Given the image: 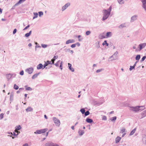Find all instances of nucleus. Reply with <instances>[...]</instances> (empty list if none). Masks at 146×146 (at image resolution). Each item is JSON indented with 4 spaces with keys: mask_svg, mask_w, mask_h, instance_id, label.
Listing matches in <instances>:
<instances>
[{
    "mask_svg": "<svg viewBox=\"0 0 146 146\" xmlns=\"http://www.w3.org/2000/svg\"><path fill=\"white\" fill-rule=\"evenodd\" d=\"M111 10V7L110 6L109 9H108V11L106 9H104L103 10V20H104L106 19L108 17L110 13V12Z\"/></svg>",
    "mask_w": 146,
    "mask_h": 146,
    "instance_id": "1",
    "label": "nucleus"
},
{
    "mask_svg": "<svg viewBox=\"0 0 146 146\" xmlns=\"http://www.w3.org/2000/svg\"><path fill=\"white\" fill-rule=\"evenodd\" d=\"M48 130L47 128L38 130L35 132V133L36 134H41L45 133Z\"/></svg>",
    "mask_w": 146,
    "mask_h": 146,
    "instance_id": "2",
    "label": "nucleus"
},
{
    "mask_svg": "<svg viewBox=\"0 0 146 146\" xmlns=\"http://www.w3.org/2000/svg\"><path fill=\"white\" fill-rule=\"evenodd\" d=\"M17 128L15 131V132H13V134L15 135H17L18 134V133L19 132L18 130H20L21 128V127L20 125L17 126Z\"/></svg>",
    "mask_w": 146,
    "mask_h": 146,
    "instance_id": "3",
    "label": "nucleus"
},
{
    "mask_svg": "<svg viewBox=\"0 0 146 146\" xmlns=\"http://www.w3.org/2000/svg\"><path fill=\"white\" fill-rule=\"evenodd\" d=\"M53 119L54 123L57 126H59L60 124V121L56 117H54Z\"/></svg>",
    "mask_w": 146,
    "mask_h": 146,
    "instance_id": "4",
    "label": "nucleus"
},
{
    "mask_svg": "<svg viewBox=\"0 0 146 146\" xmlns=\"http://www.w3.org/2000/svg\"><path fill=\"white\" fill-rule=\"evenodd\" d=\"M146 46V43H143L140 44L139 46V51H140Z\"/></svg>",
    "mask_w": 146,
    "mask_h": 146,
    "instance_id": "5",
    "label": "nucleus"
},
{
    "mask_svg": "<svg viewBox=\"0 0 146 146\" xmlns=\"http://www.w3.org/2000/svg\"><path fill=\"white\" fill-rule=\"evenodd\" d=\"M132 110L135 111H137L140 110L139 106H137L132 108Z\"/></svg>",
    "mask_w": 146,
    "mask_h": 146,
    "instance_id": "6",
    "label": "nucleus"
},
{
    "mask_svg": "<svg viewBox=\"0 0 146 146\" xmlns=\"http://www.w3.org/2000/svg\"><path fill=\"white\" fill-rule=\"evenodd\" d=\"M143 3V7L146 11V0H141Z\"/></svg>",
    "mask_w": 146,
    "mask_h": 146,
    "instance_id": "7",
    "label": "nucleus"
},
{
    "mask_svg": "<svg viewBox=\"0 0 146 146\" xmlns=\"http://www.w3.org/2000/svg\"><path fill=\"white\" fill-rule=\"evenodd\" d=\"M70 5V3H68L66 4L64 6L62 7V11H64L66 8L69 6Z\"/></svg>",
    "mask_w": 146,
    "mask_h": 146,
    "instance_id": "8",
    "label": "nucleus"
},
{
    "mask_svg": "<svg viewBox=\"0 0 146 146\" xmlns=\"http://www.w3.org/2000/svg\"><path fill=\"white\" fill-rule=\"evenodd\" d=\"M111 32H108L107 33L106 36H104V37H102V38H107L108 37H110L111 36Z\"/></svg>",
    "mask_w": 146,
    "mask_h": 146,
    "instance_id": "9",
    "label": "nucleus"
},
{
    "mask_svg": "<svg viewBox=\"0 0 146 146\" xmlns=\"http://www.w3.org/2000/svg\"><path fill=\"white\" fill-rule=\"evenodd\" d=\"M33 69L32 68H29L27 70V72L29 74H31L33 72Z\"/></svg>",
    "mask_w": 146,
    "mask_h": 146,
    "instance_id": "10",
    "label": "nucleus"
},
{
    "mask_svg": "<svg viewBox=\"0 0 146 146\" xmlns=\"http://www.w3.org/2000/svg\"><path fill=\"white\" fill-rule=\"evenodd\" d=\"M74 42V40H68L66 42V44H68L70 43H73Z\"/></svg>",
    "mask_w": 146,
    "mask_h": 146,
    "instance_id": "11",
    "label": "nucleus"
},
{
    "mask_svg": "<svg viewBox=\"0 0 146 146\" xmlns=\"http://www.w3.org/2000/svg\"><path fill=\"white\" fill-rule=\"evenodd\" d=\"M58 57L57 56H54L53 58L51 60L52 64H54V60L58 58Z\"/></svg>",
    "mask_w": 146,
    "mask_h": 146,
    "instance_id": "12",
    "label": "nucleus"
},
{
    "mask_svg": "<svg viewBox=\"0 0 146 146\" xmlns=\"http://www.w3.org/2000/svg\"><path fill=\"white\" fill-rule=\"evenodd\" d=\"M121 139V137H117L115 139V141L116 143L119 142Z\"/></svg>",
    "mask_w": 146,
    "mask_h": 146,
    "instance_id": "13",
    "label": "nucleus"
},
{
    "mask_svg": "<svg viewBox=\"0 0 146 146\" xmlns=\"http://www.w3.org/2000/svg\"><path fill=\"white\" fill-rule=\"evenodd\" d=\"M42 66L43 65L42 64H40L37 66V68L38 69H40L42 68Z\"/></svg>",
    "mask_w": 146,
    "mask_h": 146,
    "instance_id": "14",
    "label": "nucleus"
},
{
    "mask_svg": "<svg viewBox=\"0 0 146 146\" xmlns=\"http://www.w3.org/2000/svg\"><path fill=\"white\" fill-rule=\"evenodd\" d=\"M86 121L88 123H91L93 122V120L87 118L86 119Z\"/></svg>",
    "mask_w": 146,
    "mask_h": 146,
    "instance_id": "15",
    "label": "nucleus"
},
{
    "mask_svg": "<svg viewBox=\"0 0 146 146\" xmlns=\"http://www.w3.org/2000/svg\"><path fill=\"white\" fill-rule=\"evenodd\" d=\"M33 110V109L31 107H29L26 109V111L27 112L32 111Z\"/></svg>",
    "mask_w": 146,
    "mask_h": 146,
    "instance_id": "16",
    "label": "nucleus"
},
{
    "mask_svg": "<svg viewBox=\"0 0 146 146\" xmlns=\"http://www.w3.org/2000/svg\"><path fill=\"white\" fill-rule=\"evenodd\" d=\"M136 131V128H135V129L133 130L130 133L129 135H133L135 132Z\"/></svg>",
    "mask_w": 146,
    "mask_h": 146,
    "instance_id": "17",
    "label": "nucleus"
},
{
    "mask_svg": "<svg viewBox=\"0 0 146 146\" xmlns=\"http://www.w3.org/2000/svg\"><path fill=\"white\" fill-rule=\"evenodd\" d=\"M54 145L53 143H48L46 144L45 146H53Z\"/></svg>",
    "mask_w": 146,
    "mask_h": 146,
    "instance_id": "18",
    "label": "nucleus"
},
{
    "mask_svg": "<svg viewBox=\"0 0 146 146\" xmlns=\"http://www.w3.org/2000/svg\"><path fill=\"white\" fill-rule=\"evenodd\" d=\"M144 143H146V135H145L142 139Z\"/></svg>",
    "mask_w": 146,
    "mask_h": 146,
    "instance_id": "19",
    "label": "nucleus"
},
{
    "mask_svg": "<svg viewBox=\"0 0 146 146\" xmlns=\"http://www.w3.org/2000/svg\"><path fill=\"white\" fill-rule=\"evenodd\" d=\"M34 17H33V19H34L35 18H37L38 17V14L37 13H34Z\"/></svg>",
    "mask_w": 146,
    "mask_h": 146,
    "instance_id": "20",
    "label": "nucleus"
},
{
    "mask_svg": "<svg viewBox=\"0 0 146 146\" xmlns=\"http://www.w3.org/2000/svg\"><path fill=\"white\" fill-rule=\"evenodd\" d=\"M31 31H30L29 33H27L25 34V36L26 37H28L30 35H31Z\"/></svg>",
    "mask_w": 146,
    "mask_h": 146,
    "instance_id": "21",
    "label": "nucleus"
},
{
    "mask_svg": "<svg viewBox=\"0 0 146 146\" xmlns=\"http://www.w3.org/2000/svg\"><path fill=\"white\" fill-rule=\"evenodd\" d=\"M140 58V56L139 55H137L135 59L136 60H139Z\"/></svg>",
    "mask_w": 146,
    "mask_h": 146,
    "instance_id": "22",
    "label": "nucleus"
},
{
    "mask_svg": "<svg viewBox=\"0 0 146 146\" xmlns=\"http://www.w3.org/2000/svg\"><path fill=\"white\" fill-rule=\"evenodd\" d=\"M105 44H106V46H108V44L107 43V41L106 40L104 41V42L102 43V45H104Z\"/></svg>",
    "mask_w": 146,
    "mask_h": 146,
    "instance_id": "23",
    "label": "nucleus"
},
{
    "mask_svg": "<svg viewBox=\"0 0 146 146\" xmlns=\"http://www.w3.org/2000/svg\"><path fill=\"white\" fill-rule=\"evenodd\" d=\"M38 74H35L32 77V78L33 79H35L38 76Z\"/></svg>",
    "mask_w": 146,
    "mask_h": 146,
    "instance_id": "24",
    "label": "nucleus"
},
{
    "mask_svg": "<svg viewBox=\"0 0 146 146\" xmlns=\"http://www.w3.org/2000/svg\"><path fill=\"white\" fill-rule=\"evenodd\" d=\"M14 88L16 90L18 89L19 88L18 86L15 84H14Z\"/></svg>",
    "mask_w": 146,
    "mask_h": 146,
    "instance_id": "25",
    "label": "nucleus"
},
{
    "mask_svg": "<svg viewBox=\"0 0 146 146\" xmlns=\"http://www.w3.org/2000/svg\"><path fill=\"white\" fill-rule=\"evenodd\" d=\"M52 61H47L46 62H45V64L48 65L49 64H52V62H51Z\"/></svg>",
    "mask_w": 146,
    "mask_h": 146,
    "instance_id": "26",
    "label": "nucleus"
},
{
    "mask_svg": "<svg viewBox=\"0 0 146 146\" xmlns=\"http://www.w3.org/2000/svg\"><path fill=\"white\" fill-rule=\"evenodd\" d=\"M80 111L82 114H84L85 113V110L84 109H82L80 110Z\"/></svg>",
    "mask_w": 146,
    "mask_h": 146,
    "instance_id": "27",
    "label": "nucleus"
},
{
    "mask_svg": "<svg viewBox=\"0 0 146 146\" xmlns=\"http://www.w3.org/2000/svg\"><path fill=\"white\" fill-rule=\"evenodd\" d=\"M26 90H32V88L30 87H27L26 88Z\"/></svg>",
    "mask_w": 146,
    "mask_h": 146,
    "instance_id": "28",
    "label": "nucleus"
},
{
    "mask_svg": "<svg viewBox=\"0 0 146 146\" xmlns=\"http://www.w3.org/2000/svg\"><path fill=\"white\" fill-rule=\"evenodd\" d=\"M90 114V112L89 111H87L85 113V116H87L89 115Z\"/></svg>",
    "mask_w": 146,
    "mask_h": 146,
    "instance_id": "29",
    "label": "nucleus"
},
{
    "mask_svg": "<svg viewBox=\"0 0 146 146\" xmlns=\"http://www.w3.org/2000/svg\"><path fill=\"white\" fill-rule=\"evenodd\" d=\"M125 128H122L121 129L120 131V133H123L125 131Z\"/></svg>",
    "mask_w": 146,
    "mask_h": 146,
    "instance_id": "30",
    "label": "nucleus"
},
{
    "mask_svg": "<svg viewBox=\"0 0 146 146\" xmlns=\"http://www.w3.org/2000/svg\"><path fill=\"white\" fill-rule=\"evenodd\" d=\"M136 16H133L131 18V20L132 21H133L134 20L136 19Z\"/></svg>",
    "mask_w": 146,
    "mask_h": 146,
    "instance_id": "31",
    "label": "nucleus"
},
{
    "mask_svg": "<svg viewBox=\"0 0 146 146\" xmlns=\"http://www.w3.org/2000/svg\"><path fill=\"white\" fill-rule=\"evenodd\" d=\"M90 33V31H87L86 32V35H89Z\"/></svg>",
    "mask_w": 146,
    "mask_h": 146,
    "instance_id": "32",
    "label": "nucleus"
},
{
    "mask_svg": "<svg viewBox=\"0 0 146 146\" xmlns=\"http://www.w3.org/2000/svg\"><path fill=\"white\" fill-rule=\"evenodd\" d=\"M139 109H140V110H142L145 109L144 107L143 106H139Z\"/></svg>",
    "mask_w": 146,
    "mask_h": 146,
    "instance_id": "33",
    "label": "nucleus"
},
{
    "mask_svg": "<svg viewBox=\"0 0 146 146\" xmlns=\"http://www.w3.org/2000/svg\"><path fill=\"white\" fill-rule=\"evenodd\" d=\"M41 46L43 48H46L47 46V45H46V44H42L41 45Z\"/></svg>",
    "mask_w": 146,
    "mask_h": 146,
    "instance_id": "34",
    "label": "nucleus"
},
{
    "mask_svg": "<svg viewBox=\"0 0 146 146\" xmlns=\"http://www.w3.org/2000/svg\"><path fill=\"white\" fill-rule=\"evenodd\" d=\"M118 2L120 4L123 3V0H118Z\"/></svg>",
    "mask_w": 146,
    "mask_h": 146,
    "instance_id": "35",
    "label": "nucleus"
},
{
    "mask_svg": "<svg viewBox=\"0 0 146 146\" xmlns=\"http://www.w3.org/2000/svg\"><path fill=\"white\" fill-rule=\"evenodd\" d=\"M146 58V56H143L141 59V61H143L145 60V59Z\"/></svg>",
    "mask_w": 146,
    "mask_h": 146,
    "instance_id": "36",
    "label": "nucleus"
},
{
    "mask_svg": "<svg viewBox=\"0 0 146 146\" xmlns=\"http://www.w3.org/2000/svg\"><path fill=\"white\" fill-rule=\"evenodd\" d=\"M38 13L39 15L40 16L41 15H43V13L42 12H39Z\"/></svg>",
    "mask_w": 146,
    "mask_h": 146,
    "instance_id": "37",
    "label": "nucleus"
},
{
    "mask_svg": "<svg viewBox=\"0 0 146 146\" xmlns=\"http://www.w3.org/2000/svg\"><path fill=\"white\" fill-rule=\"evenodd\" d=\"M134 68V66H130V68H129V70H132V69Z\"/></svg>",
    "mask_w": 146,
    "mask_h": 146,
    "instance_id": "38",
    "label": "nucleus"
},
{
    "mask_svg": "<svg viewBox=\"0 0 146 146\" xmlns=\"http://www.w3.org/2000/svg\"><path fill=\"white\" fill-rule=\"evenodd\" d=\"M107 119L106 117L105 116H104L102 117V119L104 120H106Z\"/></svg>",
    "mask_w": 146,
    "mask_h": 146,
    "instance_id": "39",
    "label": "nucleus"
},
{
    "mask_svg": "<svg viewBox=\"0 0 146 146\" xmlns=\"http://www.w3.org/2000/svg\"><path fill=\"white\" fill-rule=\"evenodd\" d=\"M79 134L80 135H83V133H84V132H83L82 131H79Z\"/></svg>",
    "mask_w": 146,
    "mask_h": 146,
    "instance_id": "40",
    "label": "nucleus"
},
{
    "mask_svg": "<svg viewBox=\"0 0 146 146\" xmlns=\"http://www.w3.org/2000/svg\"><path fill=\"white\" fill-rule=\"evenodd\" d=\"M112 119H111V120L112 121H113V120H115L116 119V117H113L112 118Z\"/></svg>",
    "mask_w": 146,
    "mask_h": 146,
    "instance_id": "41",
    "label": "nucleus"
},
{
    "mask_svg": "<svg viewBox=\"0 0 146 146\" xmlns=\"http://www.w3.org/2000/svg\"><path fill=\"white\" fill-rule=\"evenodd\" d=\"M17 29H14V30L13 31V34H15L16 33V32H17Z\"/></svg>",
    "mask_w": 146,
    "mask_h": 146,
    "instance_id": "42",
    "label": "nucleus"
},
{
    "mask_svg": "<svg viewBox=\"0 0 146 146\" xmlns=\"http://www.w3.org/2000/svg\"><path fill=\"white\" fill-rule=\"evenodd\" d=\"M0 117L1 119H2L3 117V113H1L0 114Z\"/></svg>",
    "mask_w": 146,
    "mask_h": 146,
    "instance_id": "43",
    "label": "nucleus"
},
{
    "mask_svg": "<svg viewBox=\"0 0 146 146\" xmlns=\"http://www.w3.org/2000/svg\"><path fill=\"white\" fill-rule=\"evenodd\" d=\"M20 74L21 75H23L24 74V72H23V71H21L20 73Z\"/></svg>",
    "mask_w": 146,
    "mask_h": 146,
    "instance_id": "44",
    "label": "nucleus"
},
{
    "mask_svg": "<svg viewBox=\"0 0 146 146\" xmlns=\"http://www.w3.org/2000/svg\"><path fill=\"white\" fill-rule=\"evenodd\" d=\"M102 69H99V70H97L96 71V72L97 73H98V72H101V71H102Z\"/></svg>",
    "mask_w": 146,
    "mask_h": 146,
    "instance_id": "45",
    "label": "nucleus"
},
{
    "mask_svg": "<svg viewBox=\"0 0 146 146\" xmlns=\"http://www.w3.org/2000/svg\"><path fill=\"white\" fill-rule=\"evenodd\" d=\"M71 47L72 48H74L76 46V44H73L71 45Z\"/></svg>",
    "mask_w": 146,
    "mask_h": 146,
    "instance_id": "46",
    "label": "nucleus"
},
{
    "mask_svg": "<svg viewBox=\"0 0 146 146\" xmlns=\"http://www.w3.org/2000/svg\"><path fill=\"white\" fill-rule=\"evenodd\" d=\"M29 25H28L27 26H26L23 29L24 30H25L27 29L29 27Z\"/></svg>",
    "mask_w": 146,
    "mask_h": 146,
    "instance_id": "47",
    "label": "nucleus"
},
{
    "mask_svg": "<svg viewBox=\"0 0 146 146\" xmlns=\"http://www.w3.org/2000/svg\"><path fill=\"white\" fill-rule=\"evenodd\" d=\"M69 69L72 71V72H74V69L72 68H71H71H69Z\"/></svg>",
    "mask_w": 146,
    "mask_h": 146,
    "instance_id": "48",
    "label": "nucleus"
},
{
    "mask_svg": "<svg viewBox=\"0 0 146 146\" xmlns=\"http://www.w3.org/2000/svg\"><path fill=\"white\" fill-rule=\"evenodd\" d=\"M68 66L69 67V68H71V66H72L71 64L69 63H68Z\"/></svg>",
    "mask_w": 146,
    "mask_h": 146,
    "instance_id": "49",
    "label": "nucleus"
},
{
    "mask_svg": "<svg viewBox=\"0 0 146 146\" xmlns=\"http://www.w3.org/2000/svg\"><path fill=\"white\" fill-rule=\"evenodd\" d=\"M62 62H61V63L60 64V68L61 70L62 69Z\"/></svg>",
    "mask_w": 146,
    "mask_h": 146,
    "instance_id": "50",
    "label": "nucleus"
},
{
    "mask_svg": "<svg viewBox=\"0 0 146 146\" xmlns=\"http://www.w3.org/2000/svg\"><path fill=\"white\" fill-rule=\"evenodd\" d=\"M81 37V36L80 35H78V38H79V41H81V40L80 38V37Z\"/></svg>",
    "mask_w": 146,
    "mask_h": 146,
    "instance_id": "51",
    "label": "nucleus"
},
{
    "mask_svg": "<svg viewBox=\"0 0 146 146\" xmlns=\"http://www.w3.org/2000/svg\"><path fill=\"white\" fill-rule=\"evenodd\" d=\"M23 146H28V145L27 143L25 144Z\"/></svg>",
    "mask_w": 146,
    "mask_h": 146,
    "instance_id": "52",
    "label": "nucleus"
},
{
    "mask_svg": "<svg viewBox=\"0 0 146 146\" xmlns=\"http://www.w3.org/2000/svg\"><path fill=\"white\" fill-rule=\"evenodd\" d=\"M47 66L45 63L44 65V68H45L46 66Z\"/></svg>",
    "mask_w": 146,
    "mask_h": 146,
    "instance_id": "53",
    "label": "nucleus"
},
{
    "mask_svg": "<svg viewBox=\"0 0 146 146\" xmlns=\"http://www.w3.org/2000/svg\"><path fill=\"white\" fill-rule=\"evenodd\" d=\"M28 46H30H30H32V44H31V43H29V45H28Z\"/></svg>",
    "mask_w": 146,
    "mask_h": 146,
    "instance_id": "54",
    "label": "nucleus"
},
{
    "mask_svg": "<svg viewBox=\"0 0 146 146\" xmlns=\"http://www.w3.org/2000/svg\"><path fill=\"white\" fill-rule=\"evenodd\" d=\"M71 128L73 130H74V126H72L71 127Z\"/></svg>",
    "mask_w": 146,
    "mask_h": 146,
    "instance_id": "55",
    "label": "nucleus"
},
{
    "mask_svg": "<svg viewBox=\"0 0 146 146\" xmlns=\"http://www.w3.org/2000/svg\"><path fill=\"white\" fill-rule=\"evenodd\" d=\"M44 117L46 119H47V116L46 115H44Z\"/></svg>",
    "mask_w": 146,
    "mask_h": 146,
    "instance_id": "56",
    "label": "nucleus"
},
{
    "mask_svg": "<svg viewBox=\"0 0 146 146\" xmlns=\"http://www.w3.org/2000/svg\"><path fill=\"white\" fill-rule=\"evenodd\" d=\"M0 12L1 13L2 12V10L1 8H0Z\"/></svg>",
    "mask_w": 146,
    "mask_h": 146,
    "instance_id": "57",
    "label": "nucleus"
},
{
    "mask_svg": "<svg viewBox=\"0 0 146 146\" xmlns=\"http://www.w3.org/2000/svg\"><path fill=\"white\" fill-rule=\"evenodd\" d=\"M27 94H25V98H26L27 97Z\"/></svg>",
    "mask_w": 146,
    "mask_h": 146,
    "instance_id": "58",
    "label": "nucleus"
},
{
    "mask_svg": "<svg viewBox=\"0 0 146 146\" xmlns=\"http://www.w3.org/2000/svg\"><path fill=\"white\" fill-rule=\"evenodd\" d=\"M133 48L134 49H136V47L135 46H133Z\"/></svg>",
    "mask_w": 146,
    "mask_h": 146,
    "instance_id": "59",
    "label": "nucleus"
},
{
    "mask_svg": "<svg viewBox=\"0 0 146 146\" xmlns=\"http://www.w3.org/2000/svg\"><path fill=\"white\" fill-rule=\"evenodd\" d=\"M2 21H5V19H2Z\"/></svg>",
    "mask_w": 146,
    "mask_h": 146,
    "instance_id": "60",
    "label": "nucleus"
},
{
    "mask_svg": "<svg viewBox=\"0 0 146 146\" xmlns=\"http://www.w3.org/2000/svg\"><path fill=\"white\" fill-rule=\"evenodd\" d=\"M55 65L56 66H58V65L57 64H56Z\"/></svg>",
    "mask_w": 146,
    "mask_h": 146,
    "instance_id": "61",
    "label": "nucleus"
},
{
    "mask_svg": "<svg viewBox=\"0 0 146 146\" xmlns=\"http://www.w3.org/2000/svg\"><path fill=\"white\" fill-rule=\"evenodd\" d=\"M96 66V65L95 64H94L93 65V66L94 67L95 66Z\"/></svg>",
    "mask_w": 146,
    "mask_h": 146,
    "instance_id": "62",
    "label": "nucleus"
},
{
    "mask_svg": "<svg viewBox=\"0 0 146 146\" xmlns=\"http://www.w3.org/2000/svg\"><path fill=\"white\" fill-rule=\"evenodd\" d=\"M80 95H79L78 96V98H79L80 97Z\"/></svg>",
    "mask_w": 146,
    "mask_h": 146,
    "instance_id": "63",
    "label": "nucleus"
},
{
    "mask_svg": "<svg viewBox=\"0 0 146 146\" xmlns=\"http://www.w3.org/2000/svg\"><path fill=\"white\" fill-rule=\"evenodd\" d=\"M19 91H17V93H19Z\"/></svg>",
    "mask_w": 146,
    "mask_h": 146,
    "instance_id": "64",
    "label": "nucleus"
}]
</instances>
